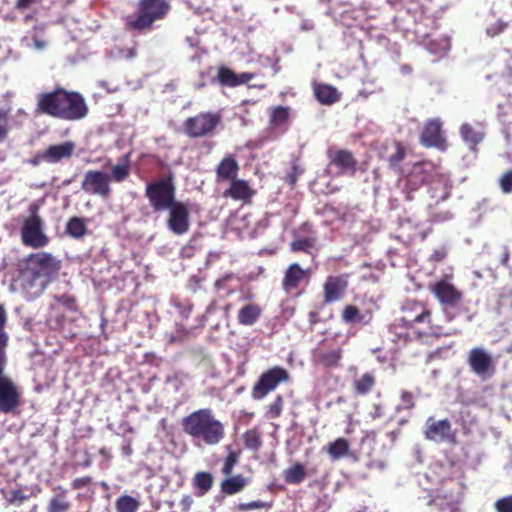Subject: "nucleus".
I'll return each mask as SVG.
<instances>
[{"label":"nucleus","instance_id":"nucleus-1","mask_svg":"<svg viewBox=\"0 0 512 512\" xmlns=\"http://www.w3.org/2000/svg\"><path fill=\"white\" fill-rule=\"evenodd\" d=\"M60 269V261L52 254L38 252L29 255L24 269L14 281L13 287L20 291L22 296L28 300L39 297L56 277Z\"/></svg>","mask_w":512,"mask_h":512},{"label":"nucleus","instance_id":"nucleus-2","mask_svg":"<svg viewBox=\"0 0 512 512\" xmlns=\"http://www.w3.org/2000/svg\"><path fill=\"white\" fill-rule=\"evenodd\" d=\"M35 111L66 121H79L88 115L89 108L80 93L57 88L38 94Z\"/></svg>","mask_w":512,"mask_h":512},{"label":"nucleus","instance_id":"nucleus-3","mask_svg":"<svg viewBox=\"0 0 512 512\" xmlns=\"http://www.w3.org/2000/svg\"><path fill=\"white\" fill-rule=\"evenodd\" d=\"M185 434L207 446L219 444L225 437L224 424L215 418L211 409H199L182 420Z\"/></svg>","mask_w":512,"mask_h":512},{"label":"nucleus","instance_id":"nucleus-4","mask_svg":"<svg viewBox=\"0 0 512 512\" xmlns=\"http://www.w3.org/2000/svg\"><path fill=\"white\" fill-rule=\"evenodd\" d=\"M402 312L403 316L396 320L397 323L394 325V328L397 329L399 327L406 330L404 332H395V334L403 338L404 341H411L428 333L416 328V325L419 324H430L431 311L427 306L421 302L407 301L402 306Z\"/></svg>","mask_w":512,"mask_h":512},{"label":"nucleus","instance_id":"nucleus-5","mask_svg":"<svg viewBox=\"0 0 512 512\" xmlns=\"http://www.w3.org/2000/svg\"><path fill=\"white\" fill-rule=\"evenodd\" d=\"M170 8L167 0H140L138 15L129 20L128 25L135 30L150 28L155 21L164 19Z\"/></svg>","mask_w":512,"mask_h":512},{"label":"nucleus","instance_id":"nucleus-6","mask_svg":"<svg viewBox=\"0 0 512 512\" xmlns=\"http://www.w3.org/2000/svg\"><path fill=\"white\" fill-rule=\"evenodd\" d=\"M145 196L154 211H166L176 202L175 185L171 177L162 178L146 185Z\"/></svg>","mask_w":512,"mask_h":512},{"label":"nucleus","instance_id":"nucleus-7","mask_svg":"<svg viewBox=\"0 0 512 512\" xmlns=\"http://www.w3.org/2000/svg\"><path fill=\"white\" fill-rule=\"evenodd\" d=\"M31 215L27 217L21 227L22 242L29 247L41 248L47 245L48 237L44 233V222L37 214V207H30Z\"/></svg>","mask_w":512,"mask_h":512},{"label":"nucleus","instance_id":"nucleus-8","mask_svg":"<svg viewBox=\"0 0 512 512\" xmlns=\"http://www.w3.org/2000/svg\"><path fill=\"white\" fill-rule=\"evenodd\" d=\"M431 291L442 305L446 319L448 321L453 320L455 314L451 310L459 308L462 301V293L448 279L437 281L432 286Z\"/></svg>","mask_w":512,"mask_h":512},{"label":"nucleus","instance_id":"nucleus-9","mask_svg":"<svg viewBox=\"0 0 512 512\" xmlns=\"http://www.w3.org/2000/svg\"><path fill=\"white\" fill-rule=\"evenodd\" d=\"M81 189L88 194L106 199L111 194L110 176L103 171L88 170L84 174Z\"/></svg>","mask_w":512,"mask_h":512},{"label":"nucleus","instance_id":"nucleus-10","mask_svg":"<svg viewBox=\"0 0 512 512\" xmlns=\"http://www.w3.org/2000/svg\"><path fill=\"white\" fill-rule=\"evenodd\" d=\"M166 211L169 212L167 228L175 235H183L189 231V209L188 206L178 201Z\"/></svg>","mask_w":512,"mask_h":512},{"label":"nucleus","instance_id":"nucleus-11","mask_svg":"<svg viewBox=\"0 0 512 512\" xmlns=\"http://www.w3.org/2000/svg\"><path fill=\"white\" fill-rule=\"evenodd\" d=\"M218 117L211 113H202L188 118L184 123L186 134L192 138L202 137L210 133L218 124Z\"/></svg>","mask_w":512,"mask_h":512},{"label":"nucleus","instance_id":"nucleus-12","mask_svg":"<svg viewBox=\"0 0 512 512\" xmlns=\"http://www.w3.org/2000/svg\"><path fill=\"white\" fill-rule=\"evenodd\" d=\"M425 438L435 442H455L456 435L448 419L434 420L430 417L424 431Z\"/></svg>","mask_w":512,"mask_h":512},{"label":"nucleus","instance_id":"nucleus-13","mask_svg":"<svg viewBox=\"0 0 512 512\" xmlns=\"http://www.w3.org/2000/svg\"><path fill=\"white\" fill-rule=\"evenodd\" d=\"M425 499L427 512H459L458 501L451 493L443 489L429 493Z\"/></svg>","mask_w":512,"mask_h":512},{"label":"nucleus","instance_id":"nucleus-14","mask_svg":"<svg viewBox=\"0 0 512 512\" xmlns=\"http://www.w3.org/2000/svg\"><path fill=\"white\" fill-rule=\"evenodd\" d=\"M468 363L474 373L483 380L494 373V362L492 356L481 347L473 348L469 352Z\"/></svg>","mask_w":512,"mask_h":512},{"label":"nucleus","instance_id":"nucleus-15","mask_svg":"<svg viewBox=\"0 0 512 512\" xmlns=\"http://www.w3.org/2000/svg\"><path fill=\"white\" fill-rule=\"evenodd\" d=\"M434 166L429 162L416 163L411 172L405 179L406 189L409 190L407 198L411 199L409 193L417 190L422 184L428 183L432 179Z\"/></svg>","mask_w":512,"mask_h":512},{"label":"nucleus","instance_id":"nucleus-16","mask_svg":"<svg viewBox=\"0 0 512 512\" xmlns=\"http://www.w3.org/2000/svg\"><path fill=\"white\" fill-rule=\"evenodd\" d=\"M347 280L344 276H329L324 284V298L328 303L342 298L347 288Z\"/></svg>","mask_w":512,"mask_h":512},{"label":"nucleus","instance_id":"nucleus-17","mask_svg":"<svg viewBox=\"0 0 512 512\" xmlns=\"http://www.w3.org/2000/svg\"><path fill=\"white\" fill-rule=\"evenodd\" d=\"M255 77L254 73L244 72L239 75L235 74L231 69L221 66L217 71L218 82L227 87H236L246 84Z\"/></svg>","mask_w":512,"mask_h":512},{"label":"nucleus","instance_id":"nucleus-18","mask_svg":"<svg viewBox=\"0 0 512 512\" xmlns=\"http://www.w3.org/2000/svg\"><path fill=\"white\" fill-rule=\"evenodd\" d=\"M75 150V144L72 141H66L55 145H50L45 149L47 163L55 164L62 160L69 159Z\"/></svg>","mask_w":512,"mask_h":512},{"label":"nucleus","instance_id":"nucleus-19","mask_svg":"<svg viewBox=\"0 0 512 512\" xmlns=\"http://www.w3.org/2000/svg\"><path fill=\"white\" fill-rule=\"evenodd\" d=\"M441 125L439 119L429 120L421 133V143L427 147L441 145L443 142Z\"/></svg>","mask_w":512,"mask_h":512},{"label":"nucleus","instance_id":"nucleus-20","mask_svg":"<svg viewBox=\"0 0 512 512\" xmlns=\"http://www.w3.org/2000/svg\"><path fill=\"white\" fill-rule=\"evenodd\" d=\"M309 270H304L298 263L291 264L284 276L283 287L286 291H291L299 286L303 280H308Z\"/></svg>","mask_w":512,"mask_h":512},{"label":"nucleus","instance_id":"nucleus-21","mask_svg":"<svg viewBox=\"0 0 512 512\" xmlns=\"http://www.w3.org/2000/svg\"><path fill=\"white\" fill-rule=\"evenodd\" d=\"M55 494L50 498L47 512H69L72 506L68 499V491L62 486L53 488Z\"/></svg>","mask_w":512,"mask_h":512},{"label":"nucleus","instance_id":"nucleus-22","mask_svg":"<svg viewBox=\"0 0 512 512\" xmlns=\"http://www.w3.org/2000/svg\"><path fill=\"white\" fill-rule=\"evenodd\" d=\"M395 22L400 29L407 32L411 31L417 37H426L428 35L417 22L415 15H412L409 10L404 13L399 12L395 17Z\"/></svg>","mask_w":512,"mask_h":512},{"label":"nucleus","instance_id":"nucleus-23","mask_svg":"<svg viewBox=\"0 0 512 512\" xmlns=\"http://www.w3.org/2000/svg\"><path fill=\"white\" fill-rule=\"evenodd\" d=\"M254 194L245 180L234 179L231 181L230 187L224 192L226 197L234 200H247Z\"/></svg>","mask_w":512,"mask_h":512},{"label":"nucleus","instance_id":"nucleus-24","mask_svg":"<svg viewBox=\"0 0 512 512\" xmlns=\"http://www.w3.org/2000/svg\"><path fill=\"white\" fill-rule=\"evenodd\" d=\"M239 166L237 161L232 157H225L217 166L216 174L220 180L232 181L236 179Z\"/></svg>","mask_w":512,"mask_h":512},{"label":"nucleus","instance_id":"nucleus-25","mask_svg":"<svg viewBox=\"0 0 512 512\" xmlns=\"http://www.w3.org/2000/svg\"><path fill=\"white\" fill-rule=\"evenodd\" d=\"M260 315L261 308L257 304L249 303L239 309L237 319L241 325L251 326L257 322Z\"/></svg>","mask_w":512,"mask_h":512},{"label":"nucleus","instance_id":"nucleus-26","mask_svg":"<svg viewBox=\"0 0 512 512\" xmlns=\"http://www.w3.org/2000/svg\"><path fill=\"white\" fill-rule=\"evenodd\" d=\"M342 357V351L339 348L314 353V361L324 367H336Z\"/></svg>","mask_w":512,"mask_h":512},{"label":"nucleus","instance_id":"nucleus-27","mask_svg":"<svg viewBox=\"0 0 512 512\" xmlns=\"http://www.w3.org/2000/svg\"><path fill=\"white\" fill-rule=\"evenodd\" d=\"M289 381L287 370L282 367L275 366L264 372L256 384H279Z\"/></svg>","mask_w":512,"mask_h":512},{"label":"nucleus","instance_id":"nucleus-28","mask_svg":"<svg viewBox=\"0 0 512 512\" xmlns=\"http://www.w3.org/2000/svg\"><path fill=\"white\" fill-rule=\"evenodd\" d=\"M130 174V154L123 155L117 164L111 168L110 181L123 182Z\"/></svg>","mask_w":512,"mask_h":512},{"label":"nucleus","instance_id":"nucleus-29","mask_svg":"<svg viewBox=\"0 0 512 512\" xmlns=\"http://www.w3.org/2000/svg\"><path fill=\"white\" fill-rule=\"evenodd\" d=\"M372 316L370 313L361 314L360 310L353 305H348L342 312V319L348 324H368Z\"/></svg>","mask_w":512,"mask_h":512},{"label":"nucleus","instance_id":"nucleus-30","mask_svg":"<svg viewBox=\"0 0 512 512\" xmlns=\"http://www.w3.org/2000/svg\"><path fill=\"white\" fill-rule=\"evenodd\" d=\"M317 100L326 105H330L339 100L337 89L328 84H319L314 89Z\"/></svg>","mask_w":512,"mask_h":512},{"label":"nucleus","instance_id":"nucleus-31","mask_svg":"<svg viewBox=\"0 0 512 512\" xmlns=\"http://www.w3.org/2000/svg\"><path fill=\"white\" fill-rule=\"evenodd\" d=\"M239 285V278L233 273L226 274L215 282L217 291L223 297L233 293Z\"/></svg>","mask_w":512,"mask_h":512},{"label":"nucleus","instance_id":"nucleus-32","mask_svg":"<svg viewBox=\"0 0 512 512\" xmlns=\"http://www.w3.org/2000/svg\"><path fill=\"white\" fill-rule=\"evenodd\" d=\"M307 473L303 464L294 463L283 471V478L287 484L298 485L305 479Z\"/></svg>","mask_w":512,"mask_h":512},{"label":"nucleus","instance_id":"nucleus-33","mask_svg":"<svg viewBox=\"0 0 512 512\" xmlns=\"http://www.w3.org/2000/svg\"><path fill=\"white\" fill-rule=\"evenodd\" d=\"M331 165H335L342 173H353L355 169V161L352 154L347 151H339L331 161Z\"/></svg>","mask_w":512,"mask_h":512},{"label":"nucleus","instance_id":"nucleus-34","mask_svg":"<svg viewBox=\"0 0 512 512\" xmlns=\"http://www.w3.org/2000/svg\"><path fill=\"white\" fill-rule=\"evenodd\" d=\"M326 451L334 460L346 457L349 455V442L344 438H338L328 444Z\"/></svg>","mask_w":512,"mask_h":512},{"label":"nucleus","instance_id":"nucleus-35","mask_svg":"<svg viewBox=\"0 0 512 512\" xmlns=\"http://www.w3.org/2000/svg\"><path fill=\"white\" fill-rule=\"evenodd\" d=\"M214 479L211 473L200 471L193 477V486L198 490V495H205L213 486Z\"/></svg>","mask_w":512,"mask_h":512},{"label":"nucleus","instance_id":"nucleus-36","mask_svg":"<svg viewBox=\"0 0 512 512\" xmlns=\"http://www.w3.org/2000/svg\"><path fill=\"white\" fill-rule=\"evenodd\" d=\"M460 134L466 144L473 150L483 139V133L475 130L470 124L464 123L460 128Z\"/></svg>","mask_w":512,"mask_h":512},{"label":"nucleus","instance_id":"nucleus-37","mask_svg":"<svg viewBox=\"0 0 512 512\" xmlns=\"http://www.w3.org/2000/svg\"><path fill=\"white\" fill-rule=\"evenodd\" d=\"M246 486V479L242 475L229 477L222 481L221 490L227 495H234Z\"/></svg>","mask_w":512,"mask_h":512},{"label":"nucleus","instance_id":"nucleus-38","mask_svg":"<svg viewBox=\"0 0 512 512\" xmlns=\"http://www.w3.org/2000/svg\"><path fill=\"white\" fill-rule=\"evenodd\" d=\"M66 233L72 238L79 239L87 233V227L82 218L73 217L66 225Z\"/></svg>","mask_w":512,"mask_h":512},{"label":"nucleus","instance_id":"nucleus-39","mask_svg":"<svg viewBox=\"0 0 512 512\" xmlns=\"http://www.w3.org/2000/svg\"><path fill=\"white\" fill-rule=\"evenodd\" d=\"M139 507L140 502L129 495H122L115 502L117 512H137Z\"/></svg>","mask_w":512,"mask_h":512},{"label":"nucleus","instance_id":"nucleus-40","mask_svg":"<svg viewBox=\"0 0 512 512\" xmlns=\"http://www.w3.org/2000/svg\"><path fill=\"white\" fill-rule=\"evenodd\" d=\"M244 446L257 451L262 446L261 434L257 427L247 430L243 436Z\"/></svg>","mask_w":512,"mask_h":512},{"label":"nucleus","instance_id":"nucleus-41","mask_svg":"<svg viewBox=\"0 0 512 512\" xmlns=\"http://www.w3.org/2000/svg\"><path fill=\"white\" fill-rule=\"evenodd\" d=\"M30 496L25 494L22 489H12L5 495V501L7 505L20 507L30 499Z\"/></svg>","mask_w":512,"mask_h":512},{"label":"nucleus","instance_id":"nucleus-42","mask_svg":"<svg viewBox=\"0 0 512 512\" xmlns=\"http://www.w3.org/2000/svg\"><path fill=\"white\" fill-rule=\"evenodd\" d=\"M393 148L394 152L388 156L387 161L391 169L400 171V163L405 157V149L399 142H394Z\"/></svg>","mask_w":512,"mask_h":512},{"label":"nucleus","instance_id":"nucleus-43","mask_svg":"<svg viewBox=\"0 0 512 512\" xmlns=\"http://www.w3.org/2000/svg\"><path fill=\"white\" fill-rule=\"evenodd\" d=\"M136 54H137V52H136L135 47L121 48L119 46H115L109 52V55H110L111 59H113V60H122V59L129 60V59L134 58L136 56Z\"/></svg>","mask_w":512,"mask_h":512},{"label":"nucleus","instance_id":"nucleus-44","mask_svg":"<svg viewBox=\"0 0 512 512\" xmlns=\"http://www.w3.org/2000/svg\"><path fill=\"white\" fill-rule=\"evenodd\" d=\"M288 117V108L279 106L273 110L270 121L273 126H282L287 122Z\"/></svg>","mask_w":512,"mask_h":512},{"label":"nucleus","instance_id":"nucleus-45","mask_svg":"<svg viewBox=\"0 0 512 512\" xmlns=\"http://www.w3.org/2000/svg\"><path fill=\"white\" fill-rule=\"evenodd\" d=\"M415 406V395L411 392L402 390L400 395V404L397 410H410Z\"/></svg>","mask_w":512,"mask_h":512},{"label":"nucleus","instance_id":"nucleus-46","mask_svg":"<svg viewBox=\"0 0 512 512\" xmlns=\"http://www.w3.org/2000/svg\"><path fill=\"white\" fill-rule=\"evenodd\" d=\"M237 509L239 511H248L253 509H270L272 507V503H267L261 500H255L245 503L237 504Z\"/></svg>","mask_w":512,"mask_h":512},{"label":"nucleus","instance_id":"nucleus-47","mask_svg":"<svg viewBox=\"0 0 512 512\" xmlns=\"http://www.w3.org/2000/svg\"><path fill=\"white\" fill-rule=\"evenodd\" d=\"M495 512H512V495L503 496L494 502Z\"/></svg>","mask_w":512,"mask_h":512},{"label":"nucleus","instance_id":"nucleus-48","mask_svg":"<svg viewBox=\"0 0 512 512\" xmlns=\"http://www.w3.org/2000/svg\"><path fill=\"white\" fill-rule=\"evenodd\" d=\"M239 453L238 452H230L227 457L225 458L223 467H222V473L224 475H231L232 470L236 463L238 462Z\"/></svg>","mask_w":512,"mask_h":512},{"label":"nucleus","instance_id":"nucleus-49","mask_svg":"<svg viewBox=\"0 0 512 512\" xmlns=\"http://www.w3.org/2000/svg\"><path fill=\"white\" fill-rule=\"evenodd\" d=\"M20 403V393L17 390V387L15 386V389L13 390L12 394L8 398L7 402L5 403V410H0V412L3 413H9L14 411Z\"/></svg>","mask_w":512,"mask_h":512},{"label":"nucleus","instance_id":"nucleus-50","mask_svg":"<svg viewBox=\"0 0 512 512\" xmlns=\"http://www.w3.org/2000/svg\"><path fill=\"white\" fill-rule=\"evenodd\" d=\"M499 186L503 193L510 194L512 192V169L506 171L499 179Z\"/></svg>","mask_w":512,"mask_h":512},{"label":"nucleus","instance_id":"nucleus-51","mask_svg":"<svg viewBox=\"0 0 512 512\" xmlns=\"http://www.w3.org/2000/svg\"><path fill=\"white\" fill-rule=\"evenodd\" d=\"M291 247L293 251L308 252L313 247V242L309 238H299L292 242Z\"/></svg>","mask_w":512,"mask_h":512},{"label":"nucleus","instance_id":"nucleus-52","mask_svg":"<svg viewBox=\"0 0 512 512\" xmlns=\"http://www.w3.org/2000/svg\"><path fill=\"white\" fill-rule=\"evenodd\" d=\"M7 322L6 311L3 306L0 305V347H5L8 341L7 333L4 331V327Z\"/></svg>","mask_w":512,"mask_h":512},{"label":"nucleus","instance_id":"nucleus-53","mask_svg":"<svg viewBox=\"0 0 512 512\" xmlns=\"http://www.w3.org/2000/svg\"><path fill=\"white\" fill-rule=\"evenodd\" d=\"M508 26L507 22H504L502 20L496 21L494 24H491L486 29V34L489 37H495L502 33Z\"/></svg>","mask_w":512,"mask_h":512},{"label":"nucleus","instance_id":"nucleus-54","mask_svg":"<svg viewBox=\"0 0 512 512\" xmlns=\"http://www.w3.org/2000/svg\"><path fill=\"white\" fill-rule=\"evenodd\" d=\"M283 409V398L278 395L275 401L269 406L268 413L272 418H278Z\"/></svg>","mask_w":512,"mask_h":512},{"label":"nucleus","instance_id":"nucleus-55","mask_svg":"<svg viewBox=\"0 0 512 512\" xmlns=\"http://www.w3.org/2000/svg\"><path fill=\"white\" fill-rule=\"evenodd\" d=\"M173 304L183 319H187L189 317L192 311V304L190 302L173 301Z\"/></svg>","mask_w":512,"mask_h":512},{"label":"nucleus","instance_id":"nucleus-56","mask_svg":"<svg viewBox=\"0 0 512 512\" xmlns=\"http://www.w3.org/2000/svg\"><path fill=\"white\" fill-rule=\"evenodd\" d=\"M448 254V249L446 246H440L433 250L432 254L429 257V261L432 262H441L443 261Z\"/></svg>","mask_w":512,"mask_h":512},{"label":"nucleus","instance_id":"nucleus-57","mask_svg":"<svg viewBox=\"0 0 512 512\" xmlns=\"http://www.w3.org/2000/svg\"><path fill=\"white\" fill-rule=\"evenodd\" d=\"M14 389L15 386H0V410H5V403Z\"/></svg>","mask_w":512,"mask_h":512},{"label":"nucleus","instance_id":"nucleus-58","mask_svg":"<svg viewBox=\"0 0 512 512\" xmlns=\"http://www.w3.org/2000/svg\"><path fill=\"white\" fill-rule=\"evenodd\" d=\"M8 132V123L6 113L0 109V143L4 141Z\"/></svg>","mask_w":512,"mask_h":512},{"label":"nucleus","instance_id":"nucleus-59","mask_svg":"<svg viewBox=\"0 0 512 512\" xmlns=\"http://www.w3.org/2000/svg\"><path fill=\"white\" fill-rule=\"evenodd\" d=\"M92 483V477L91 476H84L76 478L72 481L71 486L74 490L82 489Z\"/></svg>","mask_w":512,"mask_h":512},{"label":"nucleus","instance_id":"nucleus-60","mask_svg":"<svg viewBox=\"0 0 512 512\" xmlns=\"http://www.w3.org/2000/svg\"><path fill=\"white\" fill-rule=\"evenodd\" d=\"M3 348L4 347H0V384H2V385L13 384L12 381L3 374V367H4Z\"/></svg>","mask_w":512,"mask_h":512},{"label":"nucleus","instance_id":"nucleus-61","mask_svg":"<svg viewBox=\"0 0 512 512\" xmlns=\"http://www.w3.org/2000/svg\"><path fill=\"white\" fill-rule=\"evenodd\" d=\"M192 504L193 498L190 495H184L179 502L182 512H188Z\"/></svg>","mask_w":512,"mask_h":512},{"label":"nucleus","instance_id":"nucleus-62","mask_svg":"<svg viewBox=\"0 0 512 512\" xmlns=\"http://www.w3.org/2000/svg\"><path fill=\"white\" fill-rule=\"evenodd\" d=\"M277 386H254V396L262 397L268 392L273 391Z\"/></svg>","mask_w":512,"mask_h":512},{"label":"nucleus","instance_id":"nucleus-63","mask_svg":"<svg viewBox=\"0 0 512 512\" xmlns=\"http://www.w3.org/2000/svg\"><path fill=\"white\" fill-rule=\"evenodd\" d=\"M57 301L66 306L70 310H73L75 308V301L70 296L63 295L61 297H57Z\"/></svg>","mask_w":512,"mask_h":512},{"label":"nucleus","instance_id":"nucleus-64","mask_svg":"<svg viewBox=\"0 0 512 512\" xmlns=\"http://www.w3.org/2000/svg\"><path fill=\"white\" fill-rule=\"evenodd\" d=\"M46 156V152L45 150L43 151H39L31 160H30V163L34 166H37L39 165L40 163L42 162H45L47 163V158L45 157Z\"/></svg>","mask_w":512,"mask_h":512}]
</instances>
